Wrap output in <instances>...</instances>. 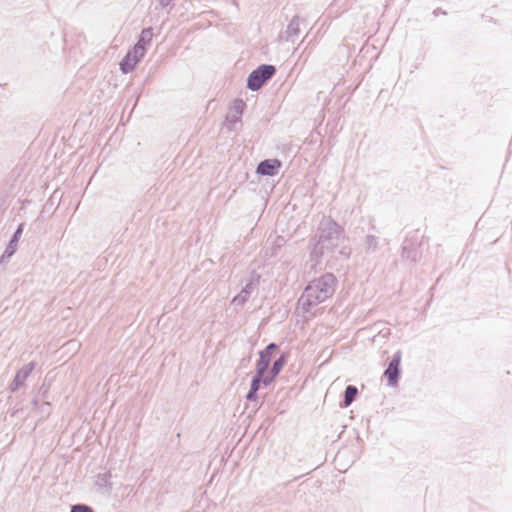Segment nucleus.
Listing matches in <instances>:
<instances>
[{
    "label": "nucleus",
    "mask_w": 512,
    "mask_h": 512,
    "mask_svg": "<svg viewBox=\"0 0 512 512\" xmlns=\"http://www.w3.org/2000/svg\"><path fill=\"white\" fill-rule=\"evenodd\" d=\"M272 355L273 354H259L260 358L258 361H264V362H267V367H266V371H267V376L269 377L268 380H272L274 381V379L277 377V375L280 373V371L282 370L283 366L285 365L286 363V360H285V356L284 354H281V356L276 359L272 366L270 367L271 365V361H272Z\"/></svg>",
    "instance_id": "obj_6"
},
{
    "label": "nucleus",
    "mask_w": 512,
    "mask_h": 512,
    "mask_svg": "<svg viewBox=\"0 0 512 512\" xmlns=\"http://www.w3.org/2000/svg\"><path fill=\"white\" fill-rule=\"evenodd\" d=\"M23 227H24V224H20L18 226V228L16 229V231L14 232L8 246L6 247L4 253L1 256V261L11 258L14 255V253L16 252L17 243L23 233Z\"/></svg>",
    "instance_id": "obj_8"
},
{
    "label": "nucleus",
    "mask_w": 512,
    "mask_h": 512,
    "mask_svg": "<svg viewBox=\"0 0 512 512\" xmlns=\"http://www.w3.org/2000/svg\"><path fill=\"white\" fill-rule=\"evenodd\" d=\"M300 33V19L298 16H294L286 29V39L288 41H294V38L298 37Z\"/></svg>",
    "instance_id": "obj_10"
},
{
    "label": "nucleus",
    "mask_w": 512,
    "mask_h": 512,
    "mask_svg": "<svg viewBox=\"0 0 512 512\" xmlns=\"http://www.w3.org/2000/svg\"><path fill=\"white\" fill-rule=\"evenodd\" d=\"M281 162L277 159H267L258 164L257 173L265 176H274L278 173Z\"/></svg>",
    "instance_id": "obj_7"
},
{
    "label": "nucleus",
    "mask_w": 512,
    "mask_h": 512,
    "mask_svg": "<svg viewBox=\"0 0 512 512\" xmlns=\"http://www.w3.org/2000/svg\"><path fill=\"white\" fill-rule=\"evenodd\" d=\"M368 251L374 252L378 247V239L373 235H368L365 240Z\"/></svg>",
    "instance_id": "obj_16"
},
{
    "label": "nucleus",
    "mask_w": 512,
    "mask_h": 512,
    "mask_svg": "<svg viewBox=\"0 0 512 512\" xmlns=\"http://www.w3.org/2000/svg\"><path fill=\"white\" fill-rule=\"evenodd\" d=\"M276 348V345L274 343L268 344L264 350H261L260 352H272Z\"/></svg>",
    "instance_id": "obj_21"
},
{
    "label": "nucleus",
    "mask_w": 512,
    "mask_h": 512,
    "mask_svg": "<svg viewBox=\"0 0 512 512\" xmlns=\"http://www.w3.org/2000/svg\"><path fill=\"white\" fill-rule=\"evenodd\" d=\"M335 286L336 278L330 273L311 281L298 300L297 312L304 319L312 317L316 307L333 295Z\"/></svg>",
    "instance_id": "obj_2"
},
{
    "label": "nucleus",
    "mask_w": 512,
    "mask_h": 512,
    "mask_svg": "<svg viewBox=\"0 0 512 512\" xmlns=\"http://www.w3.org/2000/svg\"><path fill=\"white\" fill-rule=\"evenodd\" d=\"M275 71L276 69L273 65L263 64L259 66L249 74L247 87L252 91L259 90L275 74Z\"/></svg>",
    "instance_id": "obj_4"
},
{
    "label": "nucleus",
    "mask_w": 512,
    "mask_h": 512,
    "mask_svg": "<svg viewBox=\"0 0 512 512\" xmlns=\"http://www.w3.org/2000/svg\"><path fill=\"white\" fill-rule=\"evenodd\" d=\"M266 363L267 362H264L263 360L257 361L256 363L255 374L252 377L250 389L246 394V399L250 402L257 400L258 391L260 390L261 385L266 387L273 382L272 380H268L269 377L267 376Z\"/></svg>",
    "instance_id": "obj_3"
},
{
    "label": "nucleus",
    "mask_w": 512,
    "mask_h": 512,
    "mask_svg": "<svg viewBox=\"0 0 512 512\" xmlns=\"http://www.w3.org/2000/svg\"><path fill=\"white\" fill-rule=\"evenodd\" d=\"M172 0H160V6L162 8H165L167 7L170 3H171Z\"/></svg>",
    "instance_id": "obj_22"
},
{
    "label": "nucleus",
    "mask_w": 512,
    "mask_h": 512,
    "mask_svg": "<svg viewBox=\"0 0 512 512\" xmlns=\"http://www.w3.org/2000/svg\"><path fill=\"white\" fill-rule=\"evenodd\" d=\"M71 512H93V511L88 506L76 505L72 508Z\"/></svg>",
    "instance_id": "obj_20"
},
{
    "label": "nucleus",
    "mask_w": 512,
    "mask_h": 512,
    "mask_svg": "<svg viewBox=\"0 0 512 512\" xmlns=\"http://www.w3.org/2000/svg\"><path fill=\"white\" fill-rule=\"evenodd\" d=\"M137 64V59H134L131 57V55L126 54L120 62V70L122 71V73L128 74L134 70Z\"/></svg>",
    "instance_id": "obj_13"
},
{
    "label": "nucleus",
    "mask_w": 512,
    "mask_h": 512,
    "mask_svg": "<svg viewBox=\"0 0 512 512\" xmlns=\"http://www.w3.org/2000/svg\"><path fill=\"white\" fill-rule=\"evenodd\" d=\"M358 395V389L354 385H348L345 388L343 400L341 403V407H348L350 406L356 399Z\"/></svg>",
    "instance_id": "obj_12"
},
{
    "label": "nucleus",
    "mask_w": 512,
    "mask_h": 512,
    "mask_svg": "<svg viewBox=\"0 0 512 512\" xmlns=\"http://www.w3.org/2000/svg\"><path fill=\"white\" fill-rule=\"evenodd\" d=\"M240 118L241 117H239V115H236L235 113L232 112L227 116L226 120L229 124L233 125V124L240 122Z\"/></svg>",
    "instance_id": "obj_19"
},
{
    "label": "nucleus",
    "mask_w": 512,
    "mask_h": 512,
    "mask_svg": "<svg viewBox=\"0 0 512 512\" xmlns=\"http://www.w3.org/2000/svg\"><path fill=\"white\" fill-rule=\"evenodd\" d=\"M319 240L311 252V268L320 263V258L326 257L332 267L338 255L344 259L349 257V250L343 246L344 236L341 227L331 218H324L319 227Z\"/></svg>",
    "instance_id": "obj_1"
},
{
    "label": "nucleus",
    "mask_w": 512,
    "mask_h": 512,
    "mask_svg": "<svg viewBox=\"0 0 512 512\" xmlns=\"http://www.w3.org/2000/svg\"><path fill=\"white\" fill-rule=\"evenodd\" d=\"M371 331L376 333L372 341L380 344L390 335L391 330L386 323L377 322L371 327Z\"/></svg>",
    "instance_id": "obj_9"
},
{
    "label": "nucleus",
    "mask_w": 512,
    "mask_h": 512,
    "mask_svg": "<svg viewBox=\"0 0 512 512\" xmlns=\"http://www.w3.org/2000/svg\"><path fill=\"white\" fill-rule=\"evenodd\" d=\"M63 348H65V349H66V351H71V350L76 351V350H78V348H79V344H78V342H77V341H75V340H71V341L66 342V343L63 345Z\"/></svg>",
    "instance_id": "obj_17"
},
{
    "label": "nucleus",
    "mask_w": 512,
    "mask_h": 512,
    "mask_svg": "<svg viewBox=\"0 0 512 512\" xmlns=\"http://www.w3.org/2000/svg\"><path fill=\"white\" fill-rule=\"evenodd\" d=\"M153 38V29L152 28H145L142 30L139 40L136 44H140V46L145 47L152 41Z\"/></svg>",
    "instance_id": "obj_14"
},
{
    "label": "nucleus",
    "mask_w": 512,
    "mask_h": 512,
    "mask_svg": "<svg viewBox=\"0 0 512 512\" xmlns=\"http://www.w3.org/2000/svg\"><path fill=\"white\" fill-rule=\"evenodd\" d=\"M243 107H244L243 101L235 102L234 107H233V113H235L236 115H239V117H241V114L243 112Z\"/></svg>",
    "instance_id": "obj_18"
},
{
    "label": "nucleus",
    "mask_w": 512,
    "mask_h": 512,
    "mask_svg": "<svg viewBox=\"0 0 512 512\" xmlns=\"http://www.w3.org/2000/svg\"><path fill=\"white\" fill-rule=\"evenodd\" d=\"M252 291H253V283L250 282L241 290V292L238 295H236L233 298L232 304L235 306H242L248 300Z\"/></svg>",
    "instance_id": "obj_11"
},
{
    "label": "nucleus",
    "mask_w": 512,
    "mask_h": 512,
    "mask_svg": "<svg viewBox=\"0 0 512 512\" xmlns=\"http://www.w3.org/2000/svg\"><path fill=\"white\" fill-rule=\"evenodd\" d=\"M389 387H396L401 375V354H394L384 371Z\"/></svg>",
    "instance_id": "obj_5"
},
{
    "label": "nucleus",
    "mask_w": 512,
    "mask_h": 512,
    "mask_svg": "<svg viewBox=\"0 0 512 512\" xmlns=\"http://www.w3.org/2000/svg\"><path fill=\"white\" fill-rule=\"evenodd\" d=\"M145 52V47L140 46V44H135L127 54L131 55L132 58L137 59V62H139L144 57Z\"/></svg>",
    "instance_id": "obj_15"
}]
</instances>
